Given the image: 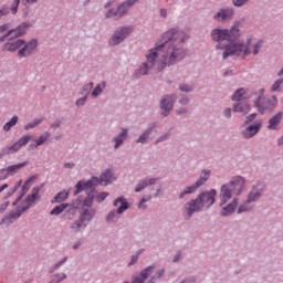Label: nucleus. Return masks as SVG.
I'll return each mask as SVG.
<instances>
[{"label":"nucleus","instance_id":"obj_55","mask_svg":"<svg viewBox=\"0 0 283 283\" xmlns=\"http://www.w3.org/2000/svg\"><path fill=\"white\" fill-rule=\"evenodd\" d=\"M9 205H10L9 202L2 203L1 207H0V213H3V211H4L6 209H8V206H9Z\"/></svg>","mask_w":283,"mask_h":283},{"label":"nucleus","instance_id":"obj_39","mask_svg":"<svg viewBox=\"0 0 283 283\" xmlns=\"http://www.w3.org/2000/svg\"><path fill=\"white\" fill-rule=\"evenodd\" d=\"M93 202H94V195L88 193L87 198L83 202V206L84 207H92Z\"/></svg>","mask_w":283,"mask_h":283},{"label":"nucleus","instance_id":"obj_17","mask_svg":"<svg viewBox=\"0 0 283 283\" xmlns=\"http://www.w3.org/2000/svg\"><path fill=\"white\" fill-rule=\"evenodd\" d=\"M233 18V9H221L216 15L217 21H229Z\"/></svg>","mask_w":283,"mask_h":283},{"label":"nucleus","instance_id":"obj_27","mask_svg":"<svg viewBox=\"0 0 283 283\" xmlns=\"http://www.w3.org/2000/svg\"><path fill=\"white\" fill-rule=\"evenodd\" d=\"M70 196L69 191H62L60 193H57L53 199L52 202H65V200H67V197Z\"/></svg>","mask_w":283,"mask_h":283},{"label":"nucleus","instance_id":"obj_48","mask_svg":"<svg viewBox=\"0 0 283 283\" xmlns=\"http://www.w3.org/2000/svg\"><path fill=\"white\" fill-rule=\"evenodd\" d=\"M85 101H87V97H82L80 99L76 101V106L77 107H83V105H85Z\"/></svg>","mask_w":283,"mask_h":283},{"label":"nucleus","instance_id":"obj_7","mask_svg":"<svg viewBox=\"0 0 283 283\" xmlns=\"http://www.w3.org/2000/svg\"><path fill=\"white\" fill-rule=\"evenodd\" d=\"M30 140H32V137H30V135L22 136L11 146H6L4 148H2L0 151V158H3V156H10L11 154H17V151H20L21 147H25V145H28Z\"/></svg>","mask_w":283,"mask_h":283},{"label":"nucleus","instance_id":"obj_52","mask_svg":"<svg viewBox=\"0 0 283 283\" xmlns=\"http://www.w3.org/2000/svg\"><path fill=\"white\" fill-rule=\"evenodd\" d=\"M10 30V24H2L0 25V33H3L6 31Z\"/></svg>","mask_w":283,"mask_h":283},{"label":"nucleus","instance_id":"obj_25","mask_svg":"<svg viewBox=\"0 0 283 283\" xmlns=\"http://www.w3.org/2000/svg\"><path fill=\"white\" fill-rule=\"evenodd\" d=\"M248 91L245 88H239L232 96V101H244L247 97Z\"/></svg>","mask_w":283,"mask_h":283},{"label":"nucleus","instance_id":"obj_1","mask_svg":"<svg viewBox=\"0 0 283 283\" xmlns=\"http://www.w3.org/2000/svg\"><path fill=\"white\" fill-rule=\"evenodd\" d=\"M185 39L187 35L176 29L167 31L156 46L146 54L147 62L143 63L139 73L145 76L149 74V70L163 72L167 65H176L182 61L187 56V51L180 46V43H185Z\"/></svg>","mask_w":283,"mask_h":283},{"label":"nucleus","instance_id":"obj_36","mask_svg":"<svg viewBox=\"0 0 283 283\" xmlns=\"http://www.w3.org/2000/svg\"><path fill=\"white\" fill-rule=\"evenodd\" d=\"M264 44L263 41H259L254 44L253 49H252V54H254V56H258V54H260V50H262V45Z\"/></svg>","mask_w":283,"mask_h":283},{"label":"nucleus","instance_id":"obj_62","mask_svg":"<svg viewBox=\"0 0 283 283\" xmlns=\"http://www.w3.org/2000/svg\"><path fill=\"white\" fill-rule=\"evenodd\" d=\"M180 260V254H176L174 262H178Z\"/></svg>","mask_w":283,"mask_h":283},{"label":"nucleus","instance_id":"obj_21","mask_svg":"<svg viewBox=\"0 0 283 283\" xmlns=\"http://www.w3.org/2000/svg\"><path fill=\"white\" fill-rule=\"evenodd\" d=\"M282 117H283V113L279 112L276 115L270 118L268 128L277 129V125L282 123Z\"/></svg>","mask_w":283,"mask_h":283},{"label":"nucleus","instance_id":"obj_5","mask_svg":"<svg viewBox=\"0 0 283 283\" xmlns=\"http://www.w3.org/2000/svg\"><path fill=\"white\" fill-rule=\"evenodd\" d=\"M112 180H115L114 174L107 169L98 177H93L86 182L78 181L75 186V196H78L81 191H90V189H94L96 185H102V187H107Z\"/></svg>","mask_w":283,"mask_h":283},{"label":"nucleus","instance_id":"obj_4","mask_svg":"<svg viewBox=\"0 0 283 283\" xmlns=\"http://www.w3.org/2000/svg\"><path fill=\"white\" fill-rule=\"evenodd\" d=\"M217 192L214 189L203 192L197 197L196 200H191L185 205V210L188 213V217L191 218L196 211H201L205 209H209L216 202Z\"/></svg>","mask_w":283,"mask_h":283},{"label":"nucleus","instance_id":"obj_35","mask_svg":"<svg viewBox=\"0 0 283 283\" xmlns=\"http://www.w3.org/2000/svg\"><path fill=\"white\" fill-rule=\"evenodd\" d=\"M65 277H67V275H65V273L55 274V275H53L50 283H61V282H63V280H65Z\"/></svg>","mask_w":283,"mask_h":283},{"label":"nucleus","instance_id":"obj_23","mask_svg":"<svg viewBox=\"0 0 283 283\" xmlns=\"http://www.w3.org/2000/svg\"><path fill=\"white\" fill-rule=\"evenodd\" d=\"M233 112L247 115L248 112H251V105L247 103H238L237 105H233Z\"/></svg>","mask_w":283,"mask_h":283},{"label":"nucleus","instance_id":"obj_31","mask_svg":"<svg viewBox=\"0 0 283 283\" xmlns=\"http://www.w3.org/2000/svg\"><path fill=\"white\" fill-rule=\"evenodd\" d=\"M17 123H19V117L18 116H13L9 122H7L3 126V130L4 132H10V129H12V127H14V125H17Z\"/></svg>","mask_w":283,"mask_h":283},{"label":"nucleus","instance_id":"obj_47","mask_svg":"<svg viewBox=\"0 0 283 283\" xmlns=\"http://www.w3.org/2000/svg\"><path fill=\"white\" fill-rule=\"evenodd\" d=\"M249 0H233V6H237L240 8V6H244V3H248Z\"/></svg>","mask_w":283,"mask_h":283},{"label":"nucleus","instance_id":"obj_11","mask_svg":"<svg viewBox=\"0 0 283 283\" xmlns=\"http://www.w3.org/2000/svg\"><path fill=\"white\" fill-rule=\"evenodd\" d=\"M211 175V171L209 170H205L202 172L201 178L196 182V185L189 186L187 189H185L180 195L179 198L182 199L185 198V196L189 195V193H193V191H196L198 189V187H202V185H205L206 180H209V176Z\"/></svg>","mask_w":283,"mask_h":283},{"label":"nucleus","instance_id":"obj_33","mask_svg":"<svg viewBox=\"0 0 283 283\" xmlns=\"http://www.w3.org/2000/svg\"><path fill=\"white\" fill-rule=\"evenodd\" d=\"M21 218V212L12 213L10 217H6L2 220V224H6V222H14V220Z\"/></svg>","mask_w":283,"mask_h":283},{"label":"nucleus","instance_id":"obj_34","mask_svg":"<svg viewBox=\"0 0 283 283\" xmlns=\"http://www.w3.org/2000/svg\"><path fill=\"white\" fill-rule=\"evenodd\" d=\"M34 180V178H29L24 185L22 186V196H25V193H28V191H30V187H32V181Z\"/></svg>","mask_w":283,"mask_h":283},{"label":"nucleus","instance_id":"obj_42","mask_svg":"<svg viewBox=\"0 0 283 283\" xmlns=\"http://www.w3.org/2000/svg\"><path fill=\"white\" fill-rule=\"evenodd\" d=\"M8 14H10V8L8 7L0 8V19L1 17H8Z\"/></svg>","mask_w":283,"mask_h":283},{"label":"nucleus","instance_id":"obj_64","mask_svg":"<svg viewBox=\"0 0 283 283\" xmlns=\"http://www.w3.org/2000/svg\"><path fill=\"white\" fill-rule=\"evenodd\" d=\"M59 123H53L52 125H51V127H53V128H55V127H59Z\"/></svg>","mask_w":283,"mask_h":283},{"label":"nucleus","instance_id":"obj_9","mask_svg":"<svg viewBox=\"0 0 283 283\" xmlns=\"http://www.w3.org/2000/svg\"><path fill=\"white\" fill-rule=\"evenodd\" d=\"M133 32H134V28L132 27L117 28L113 36L108 41L109 45H113V46L120 45V43H123V41H125L127 36H129V34H132Z\"/></svg>","mask_w":283,"mask_h":283},{"label":"nucleus","instance_id":"obj_51","mask_svg":"<svg viewBox=\"0 0 283 283\" xmlns=\"http://www.w3.org/2000/svg\"><path fill=\"white\" fill-rule=\"evenodd\" d=\"M244 211H249L247 205H241L238 209V213H244Z\"/></svg>","mask_w":283,"mask_h":283},{"label":"nucleus","instance_id":"obj_8","mask_svg":"<svg viewBox=\"0 0 283 283\" xmlns=\"http://www.w3.org/2000/svg\"><path fill=\"white\" fill-rule=\"evenodd\" d=\"M138 0H126L116 10L112 9L106 13V19H122L129 11L132 6H135Z\"/></svg>","mask_w":283,"mask_h":283},{"label":"nucleus","instance_id":"obj_61","mask_svg":"<svg viewBox=\"0 0 283 283\" xmlns=\"http://www.w3.org/2000/svg\"><path fill=\"white\" fill-rule=\"evenodd\" d=\"M8 189V184H4L0 187V193L4 190Z\"/></svg>","mask_w":283,"mask_h":283},{"label":"nucleus","instance_id":"obj_2","mask_svg":"<svg viewBox=\"0 0 283 283\" xmlns=\"http://www.w3.org/2000/svg\"><path fill=\"white\" fill-rule=\"evenodd\" d=\"M212 39L220 43V41H228L229 44L226 45L223 52V59H229V56H240V54H251V48L242 44L234 43L235 39H240V22H235L234 25L229 29H214L212 31Z\"/></svg>","mask_w":283,"mask_h":283},{"label":"nucleus","instance_id":"obj_57","mask_svg":"<svg viewBox=\"0 0 283 283\" xmlns=\"http://www.w3.org/2000/svg\"><path fill=\"white\" fill-rule=\"evenodd\" d=\"M224 117H226V118H231V108H227V109L224 111Z\"/></svg>","mask_w":283,"mask_h":283},{"label":"nucleus","instance_id":"obj_3","mask_svg":"<svg viewBox=\"0 0 283 283\" xmlns=\"http://www.w3.org/2000/svg\"><path fill=\"white\" fill-rule=\"evenodd\" d=\"M247 185V181L244 178L237 176L230 180L229 184H226L220 189V207H223V205H227L229 200H231L232 195L240 196L242 191H244V187Z\"/></svg>","mask_w":283,"mask_h":283},{"label":"nucleus","instance_id":"obj_20","mask_svg":"<svg viewBox=\"0 0 283 283\" xmlns=\"http://www.w3.org/2000/svg\"><path fill=\"white\" fill-rule=\"evenodd\" d=\"M36 198H39V188H33L31 195L27 198V206L21 210V213L28 211Z\"/></svg>","mask_w":283,"mask_h":283},{"label":"nucleus","instance_id":"obj_53","mask_svg":"<svg viewBox=\"0 0 283 283\" xmlns=\"http://www.w3.org/2000/svg\"><path fill=\"white\" fill-rule=\"evenodd\" d=\"M180 91L181 92H191V86H189V85H181L180 86Z\"/></svg>","mask_w":283,"mask_h":283},{"label":"nucleus","instance_id":"obj_12","mask_svg":"<svg viewBox=\"0 0 283 283\" xmlns=\"http://www.w3.org/2000/svg\"><path fill=\"white\" fill-rule=\"evenodd\" d=\"M27 165H28V161L11 165V166L2 169L1 174H2V176H4V178H8L9 176H14L15 174H19V171H21V169H23V167H27Z\"/></svg>","mask_w":283,"mask_h":283},{"label":"nucleus","instance_id":"obj_18","mask_svg":"<svg viewBox=\"0 0 283 283\" xmlns=\"http://www.w3.org/2000/svg\"><path fill=\"white\" fill-rule=\"evenodd\" d=\"M23 45H24V41L19 39L15 41L8 42L4 48L8 52H17V50H21Z\"/></svg>","mask_w":283,"mask_h":283},{"label":"nucleus","instance_id":"obj_14","mask_svg":"<svg viewBox=\"0 0 283 283\" xmlns=\"http://www.w3.org/2000/svg\"><path fill=\"white\" fill-rule=\"evenodd\" d=\"M36 50V40H31L30 42L22 45V49L19 50L18 54L19 56H30L32 52Z\"/></svg>","mask_w":283,"mask_h":283},{"label":"nucleus","instance_id":"obj_10","mask_svg":"<svg viewBox=\"0 0 283 283\" xmlns=\"http://www.w3.org/2000/svg\"><path fill=\"white\" fill-rule=\"evenodd\" d=\"M114 207H118L117 212L116 211H111L107 217L106 220L107 222H113V220H115L116 216H118V213H124L125 211H127V209H129V203H127L125 201V198L123 197H118L115 201H114Z\"/></svg>","mask_w":283,"mask_h":283},{"label":"nucleus","instance_id":"obj_22","mask_svg":"<svg viewBox=\"0 0 283 283\" xmlns=\"http://www.w3.org/2000/svg\"><path fill=\"white\" fill-rule=\"evenodd\" d=\"M238 207V199H233L231 203L222 208L221 216H231Z\"/></svg>","mask_w":283,"mask_h":283},{"label":"nucleus","instance_id":"obj_59","mask_svg":"<svg viewBox=\"0 0 283 283\" xmlns=\"http://www.w3.org/2000/svg\"><path fill=\"white\" fill-rule=\"evenodd\" d=\"M160 17H163L164 19H167V11L165 9L160 10Z\"/></svg>","mask_w":283,"mask_h":283},{"label":"nucleus","instance_id":"obj_19","mask_svg":"<svg viewBox=\"0 0 283 283\" xmlns=\"http://www.w3.org/2000/svg\"><path fill=\"white\" fill-rule=\"evenodd\" d=\"M24 32H25V27H18L17 29L10 30L7 35H3L2 38H0V42L6 41L8 36H10V39H12L13 36H21L23 35Z\"/></svg>","mask_w":283,"mask_h":283},{"label":"nucleus","instance_id":"obj_37","mask_svg":"<svg viewBox=\"0 0 283 283\" xmlns=\"http://www.w3.org/2000/svg\"><path fill=\"white\" fill-rule=\"evenodd\" d=\"M36 125H41V119H34L33 122L27 124L24 126L25 132L30 130V129H34V127H36Z\"/></svg>","mask_w":283,"mask_h":283},{"label":"nucleus","instance_id":"obj_54","mask_svg":"<svg viewBox=\"0 0 283 283\" xmlns=\"http://www.w3.org/2000/svg\"><path fill=\"white\" fill-rule=\"evenodd\" d=\"M65 262H67V258H64L62 261L57 262V263L54 265V269H59L61 265L65 264Z\"/></svg>","mask_w":283,"mask_h":283},{"label":"nucleus","instance_id":"obj_56","mask_svg":"<svg viewBox=\"0 0 283 283\" xmlns=\"http://www.w3.org/2000/svg\"><path fill=\"white\" fill-rule=\"evenodd\" d=\"M136 262H138V255H133L132 262L128 264V266H132V264H136Z\"/></svg>","mask_w":283,"mask_h":283},{"label":"nucleus","instance_id":"obj_24","mask_svg":"<svg viewBox=\"0 0 283 283\" xmlns=\"http://www.w3.org/2000/svg\"><path fill=\"white\" fill-rule=\"evenodd\" d=\"M50 138V133L42 134L36 140L35 145H30L31 149H36V147H41L48 139Z\"/></svg>","mask_w":283,"mask_h":283},{"label":"nucleus","instance_id":"obj_45","mask_svg":"<svg viewBox=\"0 0 283 283\" xmlns=\"http://www.w3.org/2000/svg\"><path fill=\"white\" fill-rule=\"evenodd\" d=\"M163 275H165V270L157 271V273L151 277L150 283H154V280L158 277H163Z\"/></svg>","mask_w":283,"mask_h":283},{"label":"nucleus","instance_id":"obj_30","mask_svg":"<svg viewBox=\"0 0 283 283\" xmlns=\"http://www.w3.org/2000/svg\"><path fill=\"white\" fill-rule=\"evenodd\" d=\"M67 207H70V205L67 203H62L60 206H56L52 211H51V216H61V213H63Z\"/></svg>","mask_w":283,"mask_h":283},{"label":"nucleus","instance_id":"obj_50","mask_svg":"<svg viewBox=\"0 0 283 283\" xmlns=\"http://www.w3.org/2000/svg\"><path fill=\"white\" fill-rule=\"evenodd\" d=\"M258 117V114H251L250 116L247 117V123H253V120H255V118Z\"/></svg>","mask_w":283,"mask_h":283},{"label":"nucleus","instance_id":"obj_15","mask_svg":"<svg viewBox=\"0 0 283 283\" xmlns=\"http://www.w3.org/2000/svg\"><path fill=\"white\" fill-rule=\"evenodd\" d=\"M260 129H262V122H255L245 128L243 132V138H253Z\"/></svg>","mask_w":283,"mask_h":283},{"label":"nucleus","instance_id":"obj_26","mask_svg":"<svg viewBox=\"0 0 283 283\" xmlns=\"http://www.w3.org/2000/svg\"><path fill=\"white\" fill-rule=\"evenodd\" d=\"M125 138H127V129L123 128L119 136L115 137V149H118L125 143Z\"/></svg>","mask_w":283,"mask_h":283},{"label":"nucleus","instance_id":"obj_6","mask_svg":"<svg viewBox=\"0 0 283 283\" xmlns=\"http://www.w3.org/2000/svg\"><path fill=\"white\" fill-rule=\"evenodd\" d=\"M255 96L258 97L254 102V107L258 108V112H260V114H264V112H272V109H275V107H277V97H264V88L259 90V92L255 93Z\"/></svg>","mask_w":283,"mask_h":283},{"label":"nucleus","instance_id":"obj_13","mask_svg":"<svg viewBox=\"0 0 283 283\" xmlns=\"http://www.w3.org/2000/svg\"><path fill=\"white\" fill-rule=\"evenodd\" d=\"M174 101H176L174 95H168L161 101L160 107L163 109V116H169V113L174 108Z\"/></svg>","mask_w":283,"mask_h":283},{"label":"nucleus","instance_id":"obj_43","mask_svg":"<svg viewBox=\"0 0 283 283\" xmlns=\"http://www.w3.org/2000/svg\"><path fill=\"white\" fill-rule=\"evenodd\" d=\"M107 196H109V193L101 192L99 195L96 196L97 202H103L105 200V198H107Z\"/></svg>","mask_w":283,"mask_h":283},{"label":"nucleus","instance_id":"obj_38","mask_svg":"<svg viewBox=\"0 0 283 283\" xmlns=\"http://www.w3.org/2000/svg\"><path fill=\"white\" fill-rule=\"evenodd\" d=\"M21 3V0H13L10 10L12 12V14H17V12H19V4Z\"/></svg>","mask_w":283,"mask_h":283},{"label":"nucleus","instance_id":"obj_60","mask_svg":"<svg viewBox=\"0 0 283 283\" xmlns=\"http://www.w3.org/2000/svg\"><path fill=\"white\" fill-rule=\"evenodd\" d=\"M64 167L65 169H72V167H74V164L66 163Z\"/></svg>","mask_w":283,"mask_h":283},{"label":"nucleus","instance_id":"obj_29","mask_svg":"<svg viewBox=\"0 0 283 283\" xmlns=\"http://www.w3.org/2000/svg\"><path fill=\"white\" fill-rule=\"evenodd\" d=\"M260 196H262L261 191H258V189L253 188L252 191L250 192V195L248 196V203L251 202H255V200H258V198H260Z\"/></svg>","mask_w":283,"mask_h":283},{"label":"nucleus","instance_id":"obj_58","mask_svg":"<svg viewBox=\"0 0 283 283\" xmlns=\"http://www.w3.org/2000/svg\"><path fill=\"white\" fill-rule=\"evenodd\" d=\"M39 0H25L24 6H32V3H36Z\"/></svg>","mask_w":283,"mask_h":283},{"label":"nucleus","instance_id":"obj_46","mask_svg":"<svg viewBox=\"0 0 283 283\" xmlns=\"http://www.w3.org/2000/svg\"><path fill=\"white\" fill-rule=\"evenodd\" d=\"M93 87H94V83H88V84L84 85L83 91H84L85 94H88L90 91H91Z\"/></svg>","mask_w":283,"mask_h":283},{"label":"nucleus","instance_id":"obj_28","mask_svg":"<svg viewBox=\"0 0 283 283\" xmlns=\"http://www.w3.org/2000/svg\"><path fill=\"white\" fill-rule=\"evenodd\" d=\"M147 185H156V179H149L148 182L147 180L140 181L137 187L135 188L136 193L143 191L147 187Z\"/></svg>","mask_w":283,"mask_h":283},{"label":"nucleus","instance_id":"obj_49","mask_svg":"<svg viewBox=\"0 0 283 283\" xmlns=\"http://www.w3.org/2000/svg\"><path fill=\"white\" fill-rule=\"evenodd\" d=\"M22 180H20L14 187H13V189H11L10 191H9V196H12V193H14V191H17V189H19V187H21V185H22Z\"/></svg>","mask_w":283,"mask_h":283},{"label":"nucleus","instance_id":"obj_16","mask_svg":"<svg viewBox=\"0 0 283 283\" xmlns=\"http://www.w3.org/2000/svg\"><path fill=\"white\" fill-rule=\"evenodd\" d=\"M85 220H87V222H90V220H92V214L90 213V211L85 210L83 214H81L80 217V220L74 222L72 226H71V229L73 231H80L81 230V227H84L86 226L85 223Z\"/></svg>","mask_w":283,"mask_h":283},{"label":"nucleus","instance_id":"obj_32","mask_svg":"<svg viewBox=\"0 0 283 283\" xmlns=\"http://www.w3.org/2000/svg\"><path fill=\"white\" fill-rule=\"evenodd\" d=\"M103 90H105V83L98 84L94 91L92 92V96L96 98V96H101L103 94Z\"/></svg>","mask_w":283,"mask_h":283},{"label":"nucleus","instance_id":"obj_41","mask_svg":"<svg viewBox=\"0 0 283 283\" xmlns=\"http://www.w3.org/2000/svg\"><path fill=\"white\" fill-rule=\"evenodd\" d=\"M151 200V196L144 197L139 202V209H146L145 202H149Z\"/></svg>","mask_w":283,"mask_h":283},{"label":"nucleus","instance_id":"obj_63","mask_svg":"<svg viewBox=\"0 0 283 283\" xmlns=\"http://www.w3.org/2000/svg\"><path fill=\"white\" fill-rule=\"evenodd\" d=\"M78 247H81V242H77L73 245V249H78Z\"/></svg>","mask_w":283,"mask_h":283},{"label":"nucleus","instance_id":"obj_44","mask_svg":"<svg viewBox=\"0 0 283 283\" xmlns=\"http://www.w3.org/2000/svg\"><path fill=\"white\" fill-rule=\"evenodd\" d=\"M283 81L277 80L273 85H272V92H277L280 90V86L282 85Z\"/></svg>","mask_w":283,"mask_h":283},{"label":"nucleus","instance_id":"obj_40","mask_svg":"<svg viewBox=\"0 0 283 283\" xmlns=\"http://www.w3.org/2000/svg\"><path fill=\"white\" fill-rule=\"evenodd\" d=\"M147 138H149V130H146L139 138L137 139V143H146Z\"/></svg>","mask_w":283,"mask_h":283}]
</instances>
